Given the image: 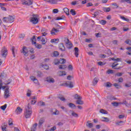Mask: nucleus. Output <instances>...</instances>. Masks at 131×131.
<instances>
[{"label":"nucleus","instance_id":"obj_1","mask_svg":"<svg viewBox=\"0 0 131 131\" xmlns=\"http://www.w3.org/2000/svg\"><path fill=\"white\" fill-rule=\"evenodd\" d=\"M32 114V108L31 105L29 103L28 106L25 107V117L26 118H29Z\"/></svg>","mask_w":131,"mask_h":131},{"label":"nucleus","instance_id":"obj_2","mask_svg":"<svg viewBox=\"0 0 131 131\" xmlns=\"http://www.w3.org/2000/svg\"><path fill=\"white\" fill-rule=\"evenodd\" d=\"M3 20L6 23H13L15 20V16L9 15L8 17H4Z\"/></svg>","mask_w":131,"mask_h":131},{"label":"nucleus","instance_id":"obj_3","mask_svg":"<svg viewBox=\"0 0 131 131\" xmlns=\"http://www.w3.org/2000/svg\"><path fill=\"white\" fill-rule=\"evenodd\" d=\"M38 15L37 14H33L30 17V21L33 24H37L38 23V19L37 18Z\"/></svg>","mask_w":131,"mask_h":131},{"label":"nucleus","instance_id":"obj_4","mask_svg":"<svg viewBox=\"0 0 131 131\" xmlns=\"http://www.w3.org/2000/svg\"><path fill=\"white\" fill-rule=\"evenodd\" d=\"M8 55V50L6 48V47H4L1 51V55L4 58H6Z\"/></svg>","mask_w":131,"mask_h":131},{"label":"nucleus","instance_id":"obj_5","mask_svg":"<svg viewBox=\"0 0 131 131\" xmlns=\"http://www.w3.org/2000/svg\"><path fill=\"white\" fill-rule=\"evenodd\" d=\"M9 90H10L9 88H7L5 90V91L4 93V98L5 99H8V98L10 97V91Z\"/></svg>","mask_w":131,"mask_h":131},{"label":"nucleus","instance_id":"obj_6","mask_svg":"<svg viewBox=\"0 0 131 131\" xmlns=\"http://www.w3.org/2000/svg\"><path fill=\"white\" fill-rule=\"evenodd\" d=\"M64 85L66 86H68L69 88H70V89H72V88H73V82L68 81L64 83Z\"/></svg>","mask_w":131,"mask_h":131},{"label":"nucleus","instance_id":"obj_7","mask_svg":"<svg viewBox=\"0 0 131 131\" xmlns=\"http://www.w3.org/2000/svg\"><path fill=\"white\" fill-rule=\"evenodd\" d=\"M22 50L21 53H23L24 56H26L27 57V56H28V52L27 51V48L26 47L24 46Z\"/></svg>","mask_w":131,"mask_h":131},{"label":"nucleus","instance_id":"obj_8","mask_svg":"<svg viewBox=\"0 0 131 131\" xmlns=\"http://www.w3.org/2000/svg\"><path fill=\"white\" fill-rule=\"evenodd\" d=\"M59 49L62 52H65L66 51L65 46H64V44H63V43H60L59 45Z\"/></svg>","mask_w":131,"mask_h":131},{"label":"nucleus","instance_id":"obj_9","mask_svg":"<svg viewBox=\"0 0 131 131\" xmlns=\"http://www.w3.org/2000/svg\"><path fill=\"white\" fill-rule=\"evenodd\" d=\"M75 51V56L76 58H78V55H79V49H78V48L75 47L74 48Z\"/></svg>","mask_w":131,"mask_h":131},{"label":"nucleus","instance_id":"obj_10","mask_svg":"<svg viewBox=\"0 0 131 131\" xmlns=\"http://www.w3.org/2000/svg\"><path fill=\"white\" fill-rule=\"evenodd\" d=\"M22 111H23V110L22 108H21V107H20V106H18L16 108V109L15 110V113H16V114H17L18 115V114L22 113Z\"/></svg>","mask_w":131,"mask_h":131},{"label":"nucleus","instance_id":"obj_11","mask_svg":"<svg viewBox=\"0 0 131 131\" xmlns=\"http://www.w3.org/2000/svg\"><path fill=\"white\" fill-rule=\"evenodd\" d=\"M46 80L48 82H49L50 83H54L55 82V79L52 77H47L46 78Z\"/></svg>","mask_w":131,"mask_h":131},{"label":"nucleus","instance_id":"obj_12","mask_svg":"<svg viewBox=\"0 0 131 131\" xmlns=\"http://www.w3.org/2000/svg\"><path fill=\"white\" fill-rule=\"evenodd\" d=\"M56 32H59V30L53 28L51 31V34H52V35H55Z\"/></svg>","mask_w":131,"mask_h":131},{"label":"nucleus","instance_id":"obj_13","mask_svg":"<svg viewBox=\"0 0 131 131\" xmlns=\"http://www.w3.org/2000/svg\"><path fill=\"white\" fill-rule=\"evenodd\" d=\"M117 62H115L113 63V65L112 66L113 69H120V68H121V67H119V68H116V66H117L118 65V63H117Z\"/></svg>","mask_w":131,"mask_h":131},{"label":"nucleus","instance_id":"obj_14","mask_svg":"<svg viewBox=\"0 0 131 131\" xmlns=\"http://www.w3.org/2000/svg\"><path fill=\"white\" fill-rule=\"evenodd\" d=\"M99 81V78L98 77H95L93 80V85H96Z\"/></svg>","mask_w":131,"mask_h":131},{"label":"nucleus","instance_id":"obj_15","mask_svg":"<svg viewBox=\"0 0 131 131\" xmlns=\"http://www.w3.org/2000/svg\"><path fill=\"white\" fill-rule=\"evenodd\" d=\"M69 113H71L72 116L74 117H78V114H76V113L73 112L72 110L69 111Z\"/></svg>","mask_w":131,"mask_h":131},{"label":"nucleus","instance_id":"obj_16","mask_svg":"<svg viewBox=\"0 0 131 131\" xmlns=\"http://www.w3.org/2000/svg\"><path fill=\"white\" fill-rule=\"evenodd\" d=\"M31 80H32L35 83H36V84H37V83H38V80H37V79H36V78H35V77L34 76H31L30 77Z\"/></svg>","mask_w":131,"mask_h":131},{"label":"nucleus","instance_id":"obj_17","mask_svg":"<svg viewBox=\"0 0 131 131\" xmlns=\"http://www.w3.org/2000/svg\"><path fill=\"white\" fill-rule=\"evenodd\" d=\"M41 32H42V36H46V35H47V34H48V30L47 29H42L41 30Z\"/></svg>","mask_w":131,"mask_h":131},{"label":"nucleus","instance_id":"obj_18","mask_svg":"<svg viewBox=\"0 0 131 131\" xmlns=\"http://www.w3.org/2000/svg\"><path fill=\"white\" fill-rule=\"evenodd\" d=\"M58 68L61 70H65V69L67 68V66L64 64H60Z\"/></svg>","mask_w":131,"mask_h":131},{"label":"nucleus","instance_id":"obj_19","mask_svg":"<svg viewBox=\"0 0 131 131\" xmlns=\"http://www.w3.org/2000/svg\"><path fill=\"white\" fill-rule=\"evenodd\" d=\"M45 2H48V3H50V4H52L53 5H55V4H57V0H44Z\"/></svg>","mask_w":131,"mask_h":131},{"label":"nucleus","instance_id":"obj_20","mask_svg":"<svg viewBox=\"0 0 131 131\" xmlns=\"http://www.w3.org/2000/svg\"><path fill=\"white\" fill-rule=\"evenodd\" d=\"M36 73L37 77H42L43 76V74L42 73V72L39 71H37L36 72Z\"/></svg>","mask_w":131,"mask_h":131},{"label":"nucleus","instance_id":"obj_21","mask_svg":"<svg viewBox=\"0 0 131 131\" xmlns=\"http://www.w3.org/2000/svg\"><path fill=\"white\" fill-rule=\"evenodd\" d=\"M66 47L67 49L70 50V49H72L73 45H72V43H71V42H70L66 44Z\"/></svg>","mask_w":131,"mask_h":131},{"label":"nucleus","instance_id":"obj_22","mask_svg":"<svg viewBox=\"0 0 131 131\" xmlns=\"http://www.w3.org/2000/svg\"><path fill=\"white\" fill-rule=\"evenodd\" d=\"M74 99L76 100H82V97L81 96L78 95V94H75L74 96Z\"/></svg>","mask_w":131,"mask_h":131},{"label":"nucleus","instance_id":"obj_23","mask_svg":"<svg viewBox=\"0 0 131 131\" xmlns=\"http://www.w3.org/2000/svg\"><path fill=\"white\" fill-rule=\"evenodd\" d=\"M45 122V118H41L40 119L39 121L38 124L40 126L41 125H42V124Z\"/></svg>","mask_w":131,"mask_h":131},{"label":"nucleus","instance_id":"obj_24","mask_svg":"<svg viewBox=\"0 0 131 131\" xmlns=\"http://www.w3.org/2000/svg\"><path fill=\"white\" fill-rule=\"evenodd\" d=\"M68 105L70 107V108H74V109L76 108V105L73 103H70L68 104Z\"/></svg>","mask_w":131,"mask_h":131},{"label":"nucleus","instance_id":"obj_25","mask_svg":"<svg viewBox=\"0 0 131 131\" xmlns=\"http://www.w3.org/2000/svg\"><path fill=\"white\" fill-rule=\"evenodd\" d=\"M76 103L78 105H83V101L81 99H78L76 101Z\"/></svg>","mask_w":131,"mask_h":131},{"label":"nucleus","instance_id":"obj_26","mask_svg":"<svg viewBox=\"0 0 131 131\" xmlns=\"http://www.w3.org/2000/svg\"><path fill=\"white\" fill-rule=\"evenodd\" d=\"M104 86H105V88H111L112 84L110 82H105L104 83Z\"/></svg>","mask_w":131,"mask_h":131},{"label":"nucleus","instance_id":"obj_27","mask_svg":"<svg viewBox=\"0 0 131 131\" xmlns=\"http://www.w3.org/2000/svg\"><path fill=\"white\" fill-rule=\"evenodd\" d=\"M31 40L32 41V45H36V42L34 41V40H36V38H35V36H33L32 38H31Z\"/></svg>","mask_w":131,"mask_h":131},{"label":"nucleus","instance_id":"obj_28","mask_svg":"<svg viewBox=\"0 0 131 131\" xmlns=\"http://www.w3.org/2000/svg\"><path fill=\"white\" fill-rule=\"evenodd\" d=\"M66 75V73L64 71H60L59 72V76H64Z\"/></svg>","mask_w":131,"mask_h":131},{"label":"nucleus","instance_id":"obj_29","mask_svg":"<svg viewBox=\"0 0 131 131\" xmlns=\"http://www.w3.org/2000/svg\"><path fill=\"white\" fill-rule=\"evenodd\" d=\"M103 10L104 12H106V13H108V12H110L111 10V9L110 7H103Z\"/></svg>","mask_w":131,"mask_h":131},{"label":"nucleus","instance_id":"obj_30","mask_svg":"<svg viewBox=\"0 0 131 131\" xmlns=\"http://www.w3.org/2000/svg\"><path fill=\"white\" fill-rule=\"evenodd\" d=\"M63 11L67 16H69V9L68 8H63Z\"/></svg>","mask_w":131,"mask_h":131},{"label":"nucleus","instance_id":"obj_31","mask_svg":"<svg viewBox=\"0 0 131 131\" xmlns=\"http://www.w3.org/2000/svg\"><path fill=\"white\" fill-rule=\"evenodd\" d=\"M66 63V59L64 58H60L59 60V64H65Z\"/></svg>","mask_w":131,"mask_h":131},{"label":"nucleus","instance_id":"obj_32","mask_svg":"<svg viewBox=\"0 0 131 131\" xmlns=\"http://www.w3.org/2000/svg\"><path fill=\"white\" fill-rule=\"evenodd\" d=\"M91 122V121H87V123H88V124H86V126H88V127H89L90 128H92V127H93V124L92 123H89Z\"/></svg>","mask_w":131,"mask_h":131},{"label":"nucleus","instance_id":"obj_33","mask_svg":"<svg viewBox=\"0 0 131 131\" xmlns=\"http://www.w3.org/2000/svg\"><path fill=\"white\" fill-rule=\"evenodd\" d=\"M100 113H102V114H108V112L104 109H101L100 110Z\"/></svg>","mask_w":131,"mask_h":131},{"label":"nucleus","instance_id":"obj_34","mask_svg":"<svg viewBox=\"0 0 131 131\" xmlns=\"http://www.w3.org/2000/svg\"><path fill=\"white\" fill-rule=\"evenodd\" d=\"M99 23L101 25H105L107 23V21L104 19H102L99 21Z\"/></svg>","mask_w":131,"mask_h":131},{"label":"nucleus","instance_id":"obj_35","mask_svg":"<svg viewBox=\"0 0 131 131\" xmlns=\"http://www.w3.org/2000/svg\"><path fill=\"white\" fill-rule=\"evenodd\" d=\"M70 13L73 16H75V15H76V12H75V10H74V9H71L70 10Z\"/></svg>","mask_w":131,"mask_h":131},{"label":"nucleus","instance_id":"obj_36","mask_svg":"<svg viewBox=\"0 0 131 131\" xmlns=\"http://www.w3.org/2000/svg\"><path fill=\"white\" fill-rule=\"evenodd\" d=\"M119 104H120V103H118L117 102H113L112 103V105L115 107H118V105H119Z\"/></svg>","mask_w":131,"mask_h":131},{"label":"nucleus","instance_id":"obj_37","mask_svg":"<svg viewBox=\"0 0 131 131\" xmlns=\"http://www.w3.org/2000/svg\"><path fill=\"white\" fill-rule=\"evenodd\" d=\"M27 6H30L31 5H32L33 3V0H27Z\"/></svg>","mask_w":131,"mask_h":131},{"label":"nucleus","instance_id":"obj_38","mask_svg":"<svg viewBox=\"0 0 131 131\" xmlns=\"http://www.w3.org/2000/svg\"><path fill=\"white\" fill-rule=\"evenodd\" d=\"M45 105H46V103L42 101H39L38 103V106H45Z\"/></svg>","mask_w":131,"mask_h":131},{"label":"nucleus","instance_id":"obj_39","mask_svg":"<svg viewBox=\"0 0 131 131\" xmlns=\"http://www.w3.org/2000/svg\"><path fill=\"white\" fill-rule=\"evenodd\" d=\"M42 67L44 68V69H46V70H49V67L48 66V64H42Z\"/></svg>","mask_w":131,"mask_h":131},{"label":"nucleus","instance_id":"obj_40","mask_svg":"<svg viewBox=\"0 0 131 131\" xmlns=\"http://www.w3.org/2000/svg\"><path fill=\"white\" fill-rule=\"evenodd\" d=\"M64 41L66 45H67V43H69V42H70V40H69L68 38H67V37H65L64 38Z\"/></svg>","mask_w":131,"mask_h":131},{"label":"nucleus","instance_id":"obj_41","mask_svg":"<svg viewBox=\"0 0 131 131\" xmlns=\"http://www.w3.org/2000/svg\"><path fill=\"white\" fill-rule=\"evenodd\" d=\"M125 42L127 45H129V46H131V40L129 39H126V40L125 41Z\"/></svg>","mask_w":131,"mask_h":131},{"label":"nucleus","instance_id":"obj_42","mask_svg":"<svg viewBox=\"0 0 131 131\" xmlns=\"http://www.w3.org/2000/svg\"><path fill=\"white\" fill-rule=\"evenodd\" d=\"M65 18V16L62 15L61 17H57L55 20H63Z\"/></svg>","mask_w":131,"mask_h":131},{"label":"nucleus","instance_id":"obj_43","mask_svg":"<svg viewBox=\"0 0 131 131\" xmlns=\"http://www.w3.org/2000/svg\"><path fill=\"white\" fill-rule=\"evenodd\" d=\"M27 96V97H30V96H31V90H30V89L28 90Z\"/></svg>","mask_w":131,"mask_h":131},{"label":"nucleus","instance_id":"obj_44","mask_svg":"<svg viewBox=\"0 0 131 131\" xmlns=\"http://www.w3.org/2000/svg\"><path fill=\"white\" fill-rule=\"evenodd\" d=\"M102 119H104L102 120V121H105L106 122H108L110 120V119L107 117H103Z\"/></svg>","mask_w":131,"mask_h":131},{"label":"nucleus","instance_id":"obj_45","mask_svg":"<svg viewBox=\"0 0 131 131\" xmlns=\"http://www.w3.org/2000/svg\"><path fill=\"white\" fill-rule=\"evenodd\" d=\"M6 108H7V104H5L4 105L1 106V109H2V110H3V111H5Z\"/></svg>","mask_w":131,"mask_h":131},{"label":"nucleus","instance_id":"obj_46","mask_svg":"<svg viewBox=\"0 0 131 131\" xmlns=\"http://www.w3.org/2000/svg\"><path fill=\"white\" fill-rule=\"evenodd\" d=\"M121 19H122V20H124V21H126V22H128L129 21V19L128 18H126L124 17V16H120Z\"/></svg>","mask_w":131,"mask_h":131},{"label":"nucleus","instance_id":"obj_47","mask_svg":"<svg viewBox=\"0 0 131 131\" xmlns=\"http://www.w3.org/2000/svg\"><path fill=\"white\" fill-rule=\"evenodd\" d=\"M114 86H115L116 89H120V88L121 87L119 84H118V83H116L114 84Z\"/></svg>","mask_w":131,"mask_h":131},{"label":"nucleus","instance_id":"obj_48","mask_svg":"<svg viewBox=\"0 0 131 131\" xmlns=\"http://www.w3.org/2000/svg\"><path fill=\"white\" fill-rule=\"evenodd\" d=\"M54 57H58L59 56V52L58 51H54L53 53Z\"/></svg>","mask_w":131,"mask_h":131},{"label":"nucleus","instance_id":"obj_49","mask_svg":"<svg viewBox=\"0 0 131 131\" xmlns=\"http://www.w3.org/2000/svg\"><path fill=\"white\" fill-rule=\"evenodd\" d=\"M130 86L131 82H128L127 83L125 84V86H126V88H130Z\"/></svg>","mask_w":131,"mask_h":131},{"label":"nucleus","instance_id":"obj_50","mask_svg":"<svg viewBox=\"0 0 131 131\" xmlns=\"http://www.w3.org/2000/svg\"><path fill=\"white\" fill-rule=\"evenodd\" d=\"M9 125L11 126L13 125V121L12 120V119H10L8 121Z\"/></svg>","mask_w":131,"mask_h":131},{"label":"nucleus","instance_id":"obj_51","mask_svg":"<svg viewBox=\"0 0 131 131\" xmlns=\"http://www.w3.org/2000/svg\"><path fill=\"white\" fill-rule=\"evenodd\" d=\"M112 6H114V9H117L118 8H119V6L117 5V3H113L112 4Z\"/></svg>","mask_w":131,"mask_h":131},{"label":"nucleus","instance_id":"obj_52","mask_svg":"<svg viewBox=\"0 0 131 131\" xmlns=\"http://www.w3.org/2000/svg\"><path fill=\"white\" fill-rule=\"evenodd\" d=\"M59 63V60L58 59H55L54 60V64L55 65H57V64Z\"/></svg>","mask_w":131,"mask_h":131},{"label":"nucleus","instance_id":"obj_53","mask_svg":"<svg viewBox=\"0 0 131 131\" xmlns=\"http://www.w3.org/2000/svg\"><path fill=\"white\" fill-rule=\"evenodd\" d=\"M107 72L108 74H113L114 73L113 70H108Z\"/></svg>","mask_w":131,"mask_h":131},{"label":"nucleus","instance_id":"obj_54","mask_svg":"<svg viewBox=\"0 0 131 131\" xmlns=\"http://www.w3.org/2000/svg\"><path fill=\"white\" fill-rule=\"evenodd\" d=\"M58 99L61 100V101H66V99L64 98V97L59 96Z\"/></svg>","mask_w":131,"mask_h":131},{"label":"nucleus","instance_id":"obj_55","mask_svg":"<svg viewBox=\"0 0 131 131\" xmlns=\"http://www.w3.org/2000/svg\"><path fill=\"white\" fill-rule=\"evenodd\" d=\"M41 41L42 42V45H46L47 41H46V39L45 38H42L41 40Z\"/></svg>","mask_w":131,"mask_h":131},{"label":"nucleus","instance_id":"obj_56","mask_svg":"<svg viewBox=\"0 0 131 131\" xmlns=\"http://www.w3.org/2000/svg\"><path fill=\"white\" fill-rule=\"evenodd\" d=\"M35 47L37 48V49H41V45H38V44H35Z\"/></svg>","mask_w":131,"mask_h":131},{"label":"nucleus","instance_id":"obj_57","mask_svg":"<svg viewBox=\"0 0 131 131\" xmlns=\"http://www.w3.org/2000/svg\"><path fill=\"white\" fill-rule=\"evenodd\" d=\"M120 104H121L122 105L124 104V105H127V102L126 101V100H124L123 101V102H120Z\"/></svg>","mask_w":131,"mask_h":131},{"label":"nucleus","instance_id":"obj_58","mask_svg":"<svg viewBox=\"0 0 131 131\" xmlns=\"http://www.w3.org/2000/svg\"><path fill=\"white\" fill-rule=\"evenodd\" d=\"M68 69L69 70H73V67H72V65L70 64V65H69V67H68Z\"/></svg>","mask_w":131,"mask_h":131},{"label":"nucleus","instance_id":"obj_59","mask_svg":"<svg viewBox=\"0 0 131 131\" xmlns=\"http://www.w3.org/2000/svg\"><path fill=\"white\" fill-rule=\"evenodd\" d=\"M21 3H22L23 5H27V4H28L27 3V1L26 0H22Z\"/></svg>","mask_w":131,"mask_h":131},{"label":"nucleus","instance_id":"obj_60","mask_svg":"<svg viewBox=\"0 0 131 131\" xmlns=\"http://www.w3.org/2000/svg\"><path fill=\"white\" fill-rule=\"evenodd\" d=\"M58 12H59V10H58V9H55L53 10V13H54V14H57Z\"/></svg>","mask_w":131,"mask_h":131},{"label":"nucleus","instance_id":"obj_61","mask_svg":"<svg viewBox=\"0 0 131 131\" xmlns=\"http://www.w3.org/2000/svg\"><path fill=\"white\" fill-rule=\"evenodd\" d=\"M98 64L99 65V66H103V65H105V64H104V62L102 61L98 62Z\"/></svg>","mask_w":131,"mask_h":131},{"label":"nucleus","instance_id":"obj_62","mask_svg":"<svg viewBox=\"0 0 131 131\" xmlns=\"http://www.w3.org/2000/svg\"><path fill=\"white\" fill-rule=\"evenodd\" d=\"M57 129V127L55 126H54L53 127H52L50 130V131H54V130H56V129Z\"/></svg>","mask_w":131,"mask_h":131},{"label":"nucleus","instance_id":"obj_63","mask_svg":"<svg viewBox=\"0 0 131 131\" xmlns=\"http://www.w3.org/2000/svg\"><path fill=\"white\" fill-rule=\"evenodd\" d=\"M99 57L100 58H106V57H107V56L106 55H105V54H100L99 55Z\"/></svg>","mask_w":131,"mask_h":131},{"label":"nucleus","instance_id":"obj_64","mask_svg":"<svg viewBox=\"0 0 131 131\" xmlns=\"http://www.w3.org/2000/svg\"><path fill=\"white\" fill-rule=\"evenodd\" d=\"M124 61L126 62L127 64H131V61L128 60V59H126L124 60Z\"/></svg>","mask_w":131,"mask_h":131}]
</instances>
